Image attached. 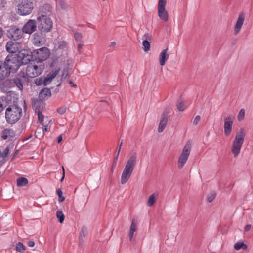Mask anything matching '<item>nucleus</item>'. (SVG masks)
Here are the masks:
<instances>
[{
  "mask_svg": "<svg viewBox=\"0 0 253 253\" xmlns=\"http://www.w3.org/2000/svg\"><path fill=\"white\" fill-rule=\"evenodd\" d=\"M26 50H22L15 54H11L7 56L4 62L9 72L17 71L21 64H26L32 59L31 55Z\"/></svg>",
  "mask_w": 253,
  "mask_h": 253,
  "instance_id": "obj_1",
  "label": "nucleus"
},
{
  "mask_svg": "<svg viewBox=\"0 0 253 253\" xmlns=\"http://www.w3.org/2000/svg\"><path fill=\"white\" fill-rule=\"evenodd\" d=\"M137 155L136 152L130 154L122 171L121 177V183L126 184L131 176L136 165Z\"/></svg>",
  "mask_w": 253,
  "mask_h": 253,
  "instance_id": "obj_2",
  "label": "nucleus"
},
{
  "mask_svg": "<svg viewBox=\"0 0 253 253\" xmlns=\"http://www.w3.org/2000/svg\"><path fill=\"white\" fill-rule=\"evenodd\" d=\"M245 136L246 133L243 128H240L236 134L231 146V152L235 158L237 157L240 153Z\"/></svg>",
  "mask_w": 253,
  "mask_h": 253,
  "instance_id": "obj_3",
  "label": "nucleus"
},
{
  "mask_svg": "<svg viewBox=\"0 0 253 253\" xmlns=\"http://www.w3.org/2000/svg\"><path fill=\"white\" fill-rule=\"evenodd\" d=\"M22 109L16 104L10 105L5 111V118L8 124H13L17 122L21 117Z\"/></svg>",
  "mask_w": 253,
  "mask_h": 253,
  "instance_id": "obj_4",
  "label": "nucleus"
},
{
  "mask_svg": "<svg viewBox=\"0 0 253 253\" xmlns=\"http://www.w3.org/2000/svg\"><path fill=\"white\" fill-rule=\"evenodd\" d=\"M38 29L42 33H48L53 28L52 19L45 15L42 14L37 19Z\"/></svg>",
  "mask_w": 253,
  "mask_h": 253,
  "instance_id": "obj_5",
  "label": "nucleus"
},
{
  "mask_svg": "<svg viewBox=\"0 0 253 253\" xmlns=\"http://www.w3.org/2000/svg\"><path fill=\"white\" fill-rule=\"evenodd\" d=\"M44 69V65L42 63H31L26 67L25 76L35 78L41 75Z\"/></svg>",
  "mask_w": 253,
  "mask_h": 253,
  "instance_id": "obj_6",
  "label": "nucleus"
},
{
  "mask_svg": "<svg viewBox=\"0 0 253 253\" xmlns=\"http://www.w3.org/2000/svg\"><path fill=\"white\" fill-rule=\"evenodd\" d=\"M191 149V145L189 142H187L184 146L182 152L178 158V168L180 169H182L186 164Z\"/></svg>",
  "mask_w": 253,
  "mask_h": 253,
  "instance_id": "obj_7",
  "label": "nucleus"
},
{
  "mask_svg": "<svg viewBox=\"0 0 253 253\" xmlns=\"http://www.w3.org/2000/svg\"><path fill=\"white\" fill-rule=\"evenodd\" d=\"M33 8L32 2L29 0H24L18 5L17 13L21 15H29L32 12Z\"/></svg>",
  "mask_w": 253,
  "mask_h": 253,
  "instance_id": "obj_8",
  "label": "nucleus"
},
{
  "mask_svg": "<svg viewBox=\"0 0 253 253\" xmlns=\"http://www.w3.org/2000/svg\"><path fill=\"white\" fill-rule=\"evenodd\" d=\"M50 51L46 47H42L33 51L32 56L34 57L35 59L42 63V61L46 60L50 56Z\"/></svg>",
  "mask_w": 253,
  "mask_h": 253,
  "instance_id": "obj_9",
  "label": "nucleus"
},
{
  "mask_svg": "<svg viewBox=\"0 0 253 253\" xmlns=\"http://www.w3.org/2000/svg\"><path fill=\"white\" fill-rule=\"evenodd\" d=\"M167 0H159L158 13L160 19L167 22L169 19L168 12L166 9Z\"/></svg>",
  "mask_w": 253,
  "mask_h": 253,
  "instance_id": "obj_10",
  "label": "nucleus"
},
{
  "mask_svg": "<svg viewBox=\"0 0 253 253\" xmlns=\"http://www.w3.org/2000/svg\"><path fill=\"white\" fill-rule=\"evenodd\" d=\"M7 37L14 41L20 39L23 35L22 29L17 27L16 26H12L9 28L7 31Z\"/></svg>",
  "mask_w": 253,
  "mask_h": 253,
  "instance_id": "obj_11",
  "label": "nucleus"
},
{
  "mask_svg": "<svg viewBox=\"0 0 253 253\" xmlns=\"http://www.w3.org/2000/svg\"><path fill=\"white\" fill-rule=\"evenodd\" d=\"M234 117L232 115L228 116L224 120V132L226 136H228L231 133Z\"/></svg>",
  "mask_w": 253,
  "mask_h": 253,
  "instance_id": "obj_12",
  "label": "nucleus"
},
{
  "mask_svg": "<svg viewBox=\"0 0 253 253\" xmlns=\"http://www.w3.org/2000/svg\"><path fill=\"white\" fill-rule=\"evenodd\" d=\"M37 27L36 21L35 20H29L23 26L22 31L23 33L31 34L35 32Z\"/></svg>",
  "mask_w": 253,
  "mask_h": 253,
  "instance_id": "obj_13",
  "label": "nucleus"
},
{
  "mask_svg": "<svg viewBox=\"0 0 253 253\" xmlns=\"http://www.w3.org/2000/svg\"><path fill=\"white\" fill-rule=\"evenodd\" d=\"M6 50L12 54H15L17 52L19 53L21 49V45L19 43L13 42L12 41H8L6 45Z\"/></svg>",
  "mask_w": 253,
  "mask_h": 253,
  "instance_id": "obj_14",
  "label": "nucleus"
},
{
  "mask_svg": "<svg viewBox=\"0 0 253 253\" xmlns=\"http://www.w3.org/2000/svg\"><path fill=\"white\" fill-rule=\"evenodd\" d=\"M245 14L243 12H241L239 14L238 17L237 21L235 24L234 27V34L236 35H237L242 27V26L244 24V22L245 21Z\"/></svg>",
  "mask_w": 253,
  "mask_h": 253,
  "instance_id": "obj_15",
  "label": "nucleus"
},
{
  "mask_svg": "<svg viewBox=\"0 0 253 253\" xmlns=\"http://www.w3.org/2000/svg\"><path fill=\"white\" fill-rule=\"evenodd\" d=\"M38 118L39 122L43 126V132L44 133L48 131V129L50 127V124L51 123L52 120L49 121V124H45L44 122V116L43 115L40 111L38 112Z\"/></svg>",
  "mask_w": 253,
  "mask_h": 253,
  "instance_id": "obj_16",
  "label": "nucleus"
},
{
  "mask_svg": "<svg viewBox=\"0 0 253 253\" xmlns=\"http://www.w3.org/2000/svg\"><path fill=\"white\" fill-rule=\"evenodd\" d=\"M15 132L12 129L6 128L1 132V138L3 140L10 139L15 136Z\"/></svg>",
  "mask_w": 253,
  "mask_h": 253,
  "instance_id": "obj_17",
  "label": "nucleus"
},
{
  "mask_svg": "<svg viewBox=\"0 0 253 253\" xmlns=\"http://www.w3.org/2000/svg\"><path fill=\"white\" fill-rule=\"evenodd\" d=\"M9 71L7 69L4 63L0 62V81L9 75L10 73Z\"/></svg>",
  "mask_w": 253,
  "mask_h": 253,
  "instance_id": "obj_18",
  "label": "nucleus"
},
{
  "mask_svg": "<svg viewBox=\"0 0 253 253\" xmlns=\"http://www.w3.org/2000/svg\"><path fill=\"white\" fill-rule=\"evenodd\" d=\"M168 122V117L166 114H163L161 118L159 124L158 131L159 132H162L167 125Z\"/></svg>",
  "mask_w": 253,
  "mask_h": 253,
  "instance_id": "obj_19",
  "label": "nucleus"
},
{
  "mask_svg": "<svg viewBox=\"0 0 253 253\" xmlns=\"http://www.w3.org/2000/svg\"><path fill=\"white\" fill-rule=\"evenodd\" d=\"M168 50V48L163 50L159 55V62L161 66L165 65L166 61L169 58Z\"/></svg>",
  "mask_w": 253,
  "mask_h": 253,
  "instance_id": "obj_20",
  "label": "nucleus"
},
{
  "mask_svg": "<svg viewBox=\"0 0 253 253\" xmlns=\"http://www.w3.org/2000/svg\"><path fill=\"white\" fill-rule=\"evenodd\" d=\"M57 74L58 71L52 72L48 74L47 76L43 79L44 85H46L48 84Z\"/></svg>",
  "mask_w": 253,
  "mask_h": 253,
  "instance_id": "obj_21",
  "label": "nucleus"
},
{
  "mask_svg": "<svg viewBox=\"0 0 253 253\" xmlns=\"http://www.w3.org/2000/svg\"><path fill=\"white\" fill-rule=\"evenodd\" d=\"M43 42L42 33H35L33 35V42L37 46H39Z\"/></svg>",
  "mask_w": 253,
  "mask_h": 253,
  "instance_id": "obj_22",
  "label": "nucleus"
},
{
  "mask_svg": "<svg viewBox=\"0 0 253 253\" xmlns=\"http://www.w3.org/2000/svg\"><path fill=\"white\" fill-rule=\"evenodd\" d=\"M149 37L148 34H145L143 36V38L145 39L142 42V44L143 46V49L145 51L147 52L150 50V43L147 40V39Z\"/></svg>",
  "mask_w": 253,
  "mask_h": 253,
  "instance_id": "obj_23",
  "label": "nucleus"
},
{
  "mask_svg": "<svg viewBox=\"0 0 253 253\" xmlns=\"http://www.w3.org/2000/svg\"><path fill=\"white\" fill-rule=\"evenodd\" d=\"M51 95V90L47 88H44L42 89L39 93L40 97L44 98L46 97H50Z\"/></svg>",
  "mask_w": 253,
  "mask_h": 253,
  "instance_id": "obj_24",
  "label": "nucleus"
},
{
  "mask_svg": "<svg viewBox=\"0 0 253 253\" xmlns=\"http://www.w3.org/2000/svg\"><path fill=\"white\" fill-rule=\"evenodd\" d=\"M157 196V194L154 193L149 197L147 202L148 206H152L154 205L156 201Z\"/></svg>",
  "mask_w": 253,
  "mask_h": 253,
  "instance_id": "obj_25",
  "label": "nucleus"
},
{
  "mask_svg": "<svg viewBox=\"0 0 253 253\" xmlns=\"http://www.w3.org/2000/svg\"><path fill=\"white\" fill-rule=\"evenodd\" d=\"M28 182V180L25 177H20L17 179V185L19 187L26 186Z\"/></svg>",
  "mask_w": 253,
  "mask_h": 253,
  "instance_id": "obj_26",
  "label": "nucleus"
},
{
  "mask_svg": "<svg viewBox=\"0 0 253 253\" xmlns=\"http://www.w3.org/2000/svg\"><path fill=\"white\" fill-rule=\"evenodd\" d=\"M234 249L235 250L238 251L241 249H244V250L246 249L247 248V246L243 242H238L234 245Z\"/></svg>",
  "mask_w": 253,
  "mask_h": 253,
  "instance_id": "obj_27",
  "label": "nucleus"
},
{
  "mask_svg": "<svg viewBox=\"0 0 253 253\" xmlns=\"http://www.w3.org/2000/svg\"><path fill=\"white\" fill-rule=\"evenodd\" d=\"M57 6L63 10H66L68 8L67 3L63 0H59L57 2Z\"/></svg>",
  "mask_w": 253,
  "mask_h": 253,
  "instance_id": "obj_28",
  "label": "nucleus"
},
{
  "mask_svg": "<svg viewBox=\"0 0 253 253\" xmlns=\"http://www.w3.org/2000/svg\"><path fill=\"white\" fill-rule=\"evenodd\" d=\"M56 217L58 219L59 222L61 223H62L65 219V216L63 212L61 211H57L56 212Z\"/></svg>",
  "mask_w": 253,
  "mask_h": 253,
  "instance_id": "obj_29",
  "label": "nucleus"
},
{
  "mask_svg": "<svg viewBox=\"0 0 253 253\" xmlns=\"http://www.w3.org/2000/svg\"><path fill=\"white\" fill-rule=\"evenodd\" d=\"M7 102L5 99L0 98V112H1L7 106Z\"/></svg>",
  "mask_w": 253,
  "mask_h": 253,
  "instance_id": "obj_30",
  "label": "nucleus"
},
{
  "mask_svg": "<svg viewBox=\"0 0 253 253\" xmlns=\"http://www.w3.org/2000/svg\"><path fill=\"white\" fill-rule=\"evenodd\" d=\"M176 106H177V109L180 111H184L187 107L183 104V101L181 99L177 101Z\"/></svg>",
  "mask_w": 253,
  "mask_h": 253,
  "instance_id": "obj_31",
  "label": "nucleus"
},
{
  "mask_svg": "<svg viewBox=\"0 0 253 253\" xmlns=\"http://www.w3.org/2000/svg\"><path fill=\"white\" fill-rule=\"evenodd\" d=\"M58 49L66 50L67 48V43L65 41H60L57 44Z\"/></svg>",
  "mask_w": 253,
  "mask_h": 253,
  "instance_id": "obj_32",
  "label": "nucleus"
},
{
  "mask_svg": "<svg viewBox=\"0 0 253 253\" xmlns=\"http://www.w3.org/2000/svg\"><path fill=\"white\" fill-rule=\"evenodd\" d=\"M14 83L20 89L22 90L23 89V84L21 80L18 78H16L14 79Z\"/></svg>",
  "mask_w": 253,
  "mask_h": 253,
  "instance_id": "obj_33",
  "label": "nucleus"
},
{
  "mask_svg": "<svg viewBox=\"0 0 253 253\" xmlns=\"http://www.w3.org/2000/svg\"><path fill=\"white\" fill-rule=\"evenodd\" d=\"M216 193L214 191H211L209 193L207 196V200L209 202H211L214 199L216 196Z\"/></svg>",
  "mask_w": 253,
  "mask_h": 253,
  "instance_id": "obj_34",
  "label": "nucleus"
},
{
  "mask_svg": "<svg viewBox=\"0 0 253 253\" xmlns=\"http://www.w3.org/2000/svg\"><path fill=\"white\" fill-rule=\"evenodd\" d=\"M16 249L18 252H23L25 250V248L21 242H18L16 244Z\"/></svg>",
  "mask_w": 253,
  "mask_h": 253,
  "instance_id": "obj_35",
  "label": "nucleus"
},
{
  "mask_svg": "<svg viewBox=\"0 0 253 253\" xmlns=\"http://www.w3.org/2000/svg\"><path fill=\"white\" fill-rule=\"evenodd\" d=\"M245 114V110L244 109H241L240 110V111L238 114V116H237V118H238V120L239 121H241L244 119Z\"/></svg>",
  "mask_w": 253,
  "mask_h": 253,
  "instance_id": "obj_36",
  "label": "nucleus"
},
{
  "mask_svg": "<svg viewBox=\"0 0 253 253\" xmlns=\"http://www.w3.org/2000/svg\"><path fill=\"white\" fill-rule=\"evenodd\" d=\"M56 193L59 197V201L63 202L65 200V197L62 196V191L60 189H58L56 190Z\"/></svg>",
  "mask_w": 253,
  "mask_h": 253,
  "instance_id": "obj_37",
  "label": "nucleus"
},
{
  "mask_svg": "<svg viewBox=\"0 0 253 253\" xmlns=\"http://www.w3.org/2000/svg\"><path fill=\"white\" fill-rule=\"evenodd\" d=\"M137 229V223L135 222V221L133 219L132 220L130 227V230L132 231L135 232Z\"/></svg>",
  "mask_w": 253,
  "mask_h": 253,
  "instance_id": "obj_38",
  "label": "nucleus"
},
{
  "mask_svg": "<svg viewBox=\"0 0 253 253\" xmlns=\"http://www.w3.org/2000/svg\"><path fill=\"white\" fill-rule=\"evenodd\" d=\"M118 157L119 156H116L114 157L113 163V165H112V168L111 169V173H113L114 172V169L115 168V167H116L117 162H118Z\"/></svg>",
  "mask_w": 253,
  "mask_h": 253,
  "instance_id": "obj_39",
  "label": "nucleus"
},
{
  "mask_svg": "<svg viewBox=\"0 0 253 253\" xmlns=\"http://www.w3.org/2000/svg\"><path fill=\"white\" fill-rule=\"evenodd\" d=\"M43 77H40L39 78H37L35 80V83L36 85H40L43 84Z\"/></svg>",
  "mask_w": 253,
  "mask_h": 253,
  "instance_id": "obj_40",
  "label": "nucleus"
},
{
  "mask_svg": "<svg viewBox=\"0 0 253 253\" xmlns=\"http://www.w3.org/2000/svg\"><path fill=\"white\" fill-rule=\"evenodd\" d=\"M74 37H75V40L77 42H80L83 38V36H82V34L80 33H76L74 34Z\"/></svg>",
  "mask_w": 253,
  "mask_h": 253,
  "instance_id": "obj_41",
  "label": "nucleus"
},
{
  "mask_svg": "<svg viewBox=\"0 0 253 253\" xmlns=\"http://www.w3.org/2000/svg\"><path fill=\"white\" fill-rule=\"evenodd\" d=\"M67 110L66 106H62L57 109V112L60 114H63Z\"/></svg>",
  "mask_w": 253,
  "mask_h": 253,
  "instance_id": "obj_42",
  "label": "nucleus"
},
{
  "mask_svg": "<svg viewBox=\"0 0 253 253\" xmlns=\"http://www.w3.org/2000/svg\"><path fill=\"white\" fill-rule=\"evenodd\" d=\"M9 153V147H7L4 150L3 152L1 153V156L2 158H5V157H7V156L8 155Z\"/></svg>",
  "mask_w": 253,
  "mask_h": 253,
  "instance_id": "obj_43",
  "label": "nucleus"
},
{
  "mask_svg": "<svg viewBox=\"0 0 253 253\" xmlns=\"http://www.w3.org/2000/svg\"><path fill=\"white\" fill-rule=\"evenodd\" d=\"M116 45V42H111L108 46L109 50L110 51H112L113 49L115 47Z\"/></svg>",
  "mask_w": 253,
  "mask_h": 253,
  "instance_id": "obj_44",
  "label": "nucleus"
},
{
  "mask_svg": "<svg viewBox=\"0 0 253 253\" xmlns=\"http://www.w3.org/2000/svg\"><path fill=\"white\" fill-rule=\"evenodd\" d=\"M200 119H201V117L199 115L196 116L193 120V124L197 125L200 121Z\"/></svg>",
  "mask_w": 253,
  "mask_h": 253,
  "instance_id": "obj_45",
  "label": "nucleus"
},
{
  "mask_svg": "<svg viewBox=\"0 0 253 253\" xmlns=\"http://www.w3.org/2000/svg\"><path fill=\"white\" fill-rule=\"evenodd\" d=\"M27 245L29 247H34L35 245V243L33 241H29L27 242Z\"/></svg>",
  "mask_w": 253,
  "mask_h": 253,
  "instance_id": "obj_46",
  "label": "nucleus"
},
{
  "mask_svg": "<svg viewBox=\"0 0 253 253\" xmlns=\"http://www.w3.org/2000/svg\"><path fill=\"white\" fill-rule=\"evenodd\" d=\"M5 1L4 0H0V8L4 7Z\"/></svg>",
  "mask_w": 253,
  "mask_h": 253,
  "instance_id": "obj_47",
  "label": "nucleus"
},
{
  "mask_svg": "<svg viewBox=\"0 0 253 253\" xmlns=\"http://www.w3.org/2000/svg\"><path fill=\"white\" fill-rule=\"evenodd\" d=\"M134 232H134V231H132L131 230H129V237L130 240H132V238L133 237Z\"/></svg>",
  "mask_w": 253,
  "mask_h": 253,
  "instance_id": "obj_48",
  "label": "nucleus"
},
{
  "mask_svg": "<svg viewBox=\"0 0 253 253\" xmlns=\"http://www.w3.org/2000/svg\"><path fill=\"white\" fill-rule=\"evenodd\" d=\"M251 228V225H250V224L247 225L245 227V228H244L245 231L247 232V231H249L250 230Z\"/></svg>",
  "mask_w": 253,
  "mask_h": 253,
  "instance_id": "obj_49",
  "label": "nucleus"
},
{
  "mask_svg": "<svg viewBox=\"0 0 253 253\" xmlns=\"http://www.w3.org/2000/svg\"><path fill=\"white\" fill-rule=\"evenodd\" d=\"M122 145V142H121L119 145V149H118V152H117V154L116 156H119V154H120V151H121V146Z\"/></svg>",
  "mask_w": 253,
  "mask_h": 253,
  "instance_id": "obj_50",
  "label": "nucleus"
},
{
  "mask_svg": "<svg viewBox=\"0 0 253 253\" xmlns=\"http://www.w3.org/2000/svg\"><path fill=\"white\" fill-rule=\"evenodd\" d=\"M62 135H60L58 137L57 142L58 143H59L62 141Z\"/></svg>",
  "mask_w": 253,
  "mask_h": 253,
  "instance_id": "obj_51",
  "label": "nucleus"
},
{
  "mask_svg": "<svg viewBox=\"0 0 253 253\" xmlns=\"http://www.w3.org/2000/svg\"><path fill=\"white\" fill-rule=\"evenodd\" d=\"M83 46V44L82 43H79L78 44V49H79V50H80V49H81Z\"/></svg>",
  "mask_w": 253,
  "mask_h": 253,
  "instance_id": "obj_52",
  "label": "nucleus"
},
{
  "mask_svg": "<svg viewBox=\"0 0 253 253\" xmlns=\"http://www.w3.org/2000/svg\"><path fill=\"white\" fill-rule=\"evenodd\" d=\"M3 35V30L0 27V39L1 38Z\"/></svg>",
  "mask_w": 253,
  "mask_h": 253,
  "instance_id": "obj_53",
  "label": "nucleus"
},
{
  "mask_svg": "<svg viewBox=\"0 0 253 253\" xmlns=\"http://www.w3.org/2000/svg\"><path fill=\"white\" fill-rule=\"evenodd\" d=\"M69 83L70 84H71L72 86H73L74 87L76 86V85H75L72 81H70Z\"/></svg>",
  "mask_w": 253,
  "mask_h": 253,
  "instance_id": "obj_54",
  "label": "nucleus"
},
{
  "mask_svg": "<svg viewBox=\"0 0 253 253\" xmlns=\"http://www.w3.org/2000/svg\"><path fill=\"white\" fill-rule=\"evenodd\" d=\"M62 170H63V177H62L61 179V181H62L64 178V168L63 167H62Z\"/></svg>",
  "mask_w": 253,
  "mask_h": 253,
  "instance_id": "obj_55",
  "label": "nucleus"
},
{
  "mask_svg": "<svg viewBox=\"0 0 253 253\" xmlns=\"http://www.w3.org/2000/svg\"><path fill=\"white\" fill-rule=\"evenodd\" d=\"M86 229L84 227H83L82 229V231L83 234H84V231H86Z\"/></svg>",
  "mask_w": 253,
  "mask_h": 253,
  "instance_id": "obj_56",
  "label": "nucleus"
},
{
  "mask_svg": "<svg viewBox=\"0 0 253 253\" xmlns=\"http://www.w3.org/2000/svg\"><path fill=\"white\" fill-rule=\"evenodd\" d=\"M1 151L0 150V157H1Z\"/></svg>",
  "mask_w": 253,
  "mask_h": 253,
  "instance_id": "obj_57",
  "label": "nucleus"
},
{
  "mask_svg": "<svg viewBox=\"0 0 253 253\" xmlns=\"http://www.w3.org/2000/svg\"><path fill=\"white\" fill-rule=\"evenodd\" d=\"M1 171H0V176L1 175Z\"/></svg>",
  "mask_w": 253,
  "mask_h": 253,
  "instance_id": "obj_58",
  "label": "nucleus"
},
{
  "mask_svg": "<svg viewBox=\"0 0 253 253\" xmlns=\"http://www.w3.org/2000/svg\"><path fill=\"white\" fill-rule=\"evenodd\" d=\"M215 253V252H212V253Z\"/></svg>",
  "mask_w": 253,
  "mask_h": 253,
  "instance_id": "obj_59",
  "label": "nucleus"
},
{
  "mask_svg": "<svg viewBox=\"0 0 253 253\" xmlns=\"http://www.w3.org/2000/svg\"><path fill=\"white\" fill-rule=\"evenodd\" d=\"M47 120H48V121H49L50 120H49V119H47Z\"/></svg>",
  "mask_w": 253,
  "mask_h": 253,
  "instance_id": "obj_60",
  "label": "nucleus"
},
{
  "mask_svg": "<svg viewBox=\"0 0 253 253\" xmlns=\"http://www.w3.org/2000/svg\"><path fill=\"white\" fill-rule=\"evenodd\" d=\"M103 1H105V0H103Z\"/></svg>",
  "mask_w": 253,
  "mask_h": 253,
  "instance_id": "obj_61",
  "label": "nucleus"
}]
</instances>
